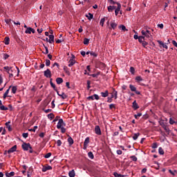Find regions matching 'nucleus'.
I'll use <instances>...</instances> for the list:
<instances>
[{
  "mask_svg": "<svg viewBox=\"0 0 177 177\" xmlns=\"http://www.w3.org/2000/svg\"><path fill=\"white\" fill-rule=\"evenodd\" d=\"M113 94L111 95V97L112 98L114 97L115 99H117V97H118V92H117V91H115V88H113Z\"/></svg>",
  "mask_w": 177,
  "mask_h": 177,
  "instance_id": "13",
  "label": "nucleus"
},
{
  "mask_svg": "<svg viewBox=\"0 0 177 177\" xmlns=\"http://www.w3.org/2000/svg\"><path fill=\"white\" fill-rule=\"evenodd\" d=\"M66 127V123L63 121V119H59L58 123L57 124V129H60V128Z\"/></svg>",
  "mask_w": 177,
  "mask_h": 177,
  "instance_id": "3",
  "label": "nucleus"
},
{
  "mask_svg": "<svg viewBox=\"0 0 177 177\" xmlns=\"http://www.w3.org/2000/svg\"><path fill=\"white\" fill-rule=\"evenodd\" d=\"M23 138H24L25 139H26V138H28V133H24L22 134Z\"/></svg>",
  "mask_w": 177,
  "mask_h": 177,
  "instance_id": "49",
  "label": "nucleus"
},
{
  "mask_svg": "<svg viewBox=\"0 0 177 177\" xmlns=\"http://www.w3.org/2000/svg\"><path fill=\"white\" fill-rule=\"evenodd\" d=\"M52 169V167L51 166H49V165H45V171H49Z\"/></svg>",
  "mask_w": 177,
  "mask_h": 177,
  "instance_id": "36",
  "label": "nucleus"
},
{
  "mask_svg": "<svg viewBox=\"0 0 177 177\" xmlns=\"http://www.w3.org/2000/svg\"><path fill=\"white\" fill-rule=\"evenodd\" d=\"M108 103H111V102H113V97H108V100H107Z\"/></svg>",
  "mask_w": 177,
  "mask_h": 177,
  "instance_id": "64",
  "label": "nucleus"
},
{
  "mask_svg": "<svg viewBox=\"0 0 177 177\" xmlns=\"http://www.w3.org/2000/svg\"><path fill=\"white\" fill-rule=\"evenodd\" d=\"M46 66H47V67H48V66H50V60L46 59Z\"/></svg>",
  "mask_w": 177,
  "mask_h": 177,
  "instance_id": "46",
  "label": "nucleus"
},
{
  "mask_svg": "<svg viewBox=\"0 0 177 177\" xmlns=\"http://www.w3.org/2000/svg\"><path fill=\"white\" fill-rule=\"evenodd\" d=\"M68 142L70 146H71L72 145H74V140H73V138L71 137H69L68 138Z\"/></svg>",
  "mask_w": 177,
  "mask_h": 177,
  "instance_id": "22",
  "label": "nucleus"
},
{
  "mask_svg": "<svg viewBox=\"0 0 177 177\" xmlns=\"http://www.w3.org/2000/svg\"><path fill=\"white\" fill-rule=\"evenodd\" d=\"M117 154H118L119 156H120V154H122V151H121L120 149H118L117 151Z\"/></svg>",
  "mask_w": 177,
  "mask_h": 177,
  "instance_id": "63",
  "label": "nucleus"
},
{
  "mask_svg": "<svg viewBox=\"0 0 177 177\" xmlns=\"http://www.w3.org/2000/svg\"><path fill=\"white\" fill-rule=\"evenodd\" d=\"M174 122H175V121L172 118L169 119V124H171V125H174Z\"/></svg>",
  "mask_w": 177,
  "mask_h": 177,
  "instance_id": "59",
  "label": "nucleus"
},
{
  "mask_svg": "<svg viewBox=\"0 0 177 177\" xmlns=\"http://www.w3.org/2000/svg\"><path fill=\"white\" fill-rule=\"evenodd\" d=\"M104 21H105L104 18L101 19L100 24V26H102V27H103V26H104Z\"/></svg>",
  "mask_w": 177,
  "mask_h": 177,
  "instance_id": "42",
  "label": "nucleus"
},
{
  "mask_svg": "<svg viewBox=\"0 0 177 177\" xmlns=\"http://www.w3.org/2000/svg\"><path fill=\"white\" fill-rule=\"evenodd\" d=\"M109 109H115V105L114 104H111L109 105Z\"/></svg>",
  "mask_w": 177,
  "mask_h": 177,
  "instance_id": "58",
  "label": "nucleus"
},
{
  "mask_svg": "<svg viewBox=\"0 0 177 177\" xmlns=\"http://www.w3.org/2000/svg\"><path fill=\"white\" fill-rule=\"evenodd\" d=\"M88 156L89 157V158H91V160H93V158H94L93 153L90 151L88 153Z\"/></svg>",
  "mask_w": 177,
  "mask_h": 177,
  "instance_id": "35",
  "label": "nucleus"
},
{
  "mask_svg": "<svg viewBox=\"0 0 177 177\" xmlns=\"http://www.w3.org/2000/svg\"><path fill=\"white\" fill-rule=\"evenodd\" d=\"M117 7L114 6H108V12H113Z\"/></svg>",
  "mask_w": 177,
  "mask_h": 177,
  "instance_id": "16",
  "label": "nucleus"
},
{
  "mask_svg": "<svg viewBox=\"0 0 177 177\" xmlns=\"http://www.w3.org/2000/svg\"><path fill=\"white\" fill-rule=\"evenodd\" d=\"M38 128L37 126H35L33 129H29V131H32V132H35L36 129Z\"/></svg>",
  "mask_w": 177,
  "mask_h": 177,
  "instance_id": "50",
  "label": "nucleus"
},
{
  "mask_svg": "<svg viewBox=\"0 0 177 177\" xmlns=\"http://www.w3.org/2000/svg\"><path fill=\"white\" fill-rule=\"evenodd\" d=\"M86 17H87L88 20H91V19H93V15L89 12L88 15H86Z\"/></svg>",
  "mask_w": 177,
  "mask_h": 177,
  "instance_id": "33",
  "label": "nucleus"
},
{
  "mask_svg": "<svg viewBox=\"0 0 177 177\" xmlns=\"http://www.w3.org/2000/svg\"><path fill=\"white\" fill-rule=\"evenodd\" d=\"M130 71L131 74H135V68L133 67L130 68Z\"/></svg>",
  "mask_w": 177,
  "mask_h": 177,
  "instance_id": "56",
  "label": "nucleus"
},
{
  "mask_svg": "<svg viewBox=\"0 0 177 177\" xmlns=\"http://www.w3.org/2000/svg\"><path fill=\"white\" fill-rule=\"evenodd\" d=\"M115 177H124V175L120 174L117 172L113 173Z\"/></svg>",
  "mask_w": 177,
  "mask_h": 177,
  "instance_id": "40",
  "label": "nucleus"
},
{
  "mask_svg": "<svg viewBox=\"0 0 177 177\" xmlns=\"http://www.w3.org/2000/svg\"><path fill=\"white\" fill-rule=\"evenodd\" d=\"M9 41H10V39H9V37H5L4 39L5 45H9Z\"/></svg>",
  "mask_w": 177,
  "mask_h": 177,
  "instance_id": "27",
  "label": "nucleus"
},
{
  "mask_svg": "<svg viewBox=\"0 0 177 177\" xmlns=\"http://www.w3.org/2000/svg\"><path fill=\"white\" fill-rule=\"evenodd\" d=\"M59 129H61L62 133H66V128H64V127L59 128Z\"/></svg>",
  "mask_w": 177,
  "mask_h": 177,
  "instance_id": "48",
  "label": "nucleus"
},
{
  "mask_svg": "<svg viewBox=\"0 0 177 177\" xmlns=\"http://www.w3.org/2000/svg\"><path fill=\"white\" fill-rule=\"evenodd\" d=\"M84 45H89V39L84 38Z\"/></svg>",
  "mask_w": 177,
  "mask_h": 177,
  "instance_id": "34",
  "label": "nucleus"
},
{
  "mask_svg": "<svg viewBox=\"0 0 177 177\" xmlns=\"http://www.w3.org/2000/svg\"><path fill=\"white\" fill-rule=\"evenodd\" d=\"M142 46H144V48L145 46H147V45H148V43L145 40L142 42Z\"/></svg>",
  "mask_w": 177,
  "mask_h": 177,
  "instance_id": "54",
  "label": "nucleus"
},
{
  "mask_svg": "<svg viewBox=\"0 0 177 177\" xmlns=\"http://www.w3.org/2000/svg\"><path fill=\"white\" fill-rule=\"evenodd\" d=\"M158 27H159V28L162 29V28H164V24H158Z\"/></svg>",
  "mask_w": 177,
  "mask_h": 177,
  "instance_id": "61",
  "label": "nucleus"
},
{
  "mask_svg": "<svg viewBox=\"0 0 177 177\" xmlns=\"http://www.w3.org/2000/svg\"><path fill=\"white\" fill-rule=\"evenodd\" d=\"M111 28H113V30H115V28H117V24H115V22H111Z\"/></svg>",
  "mask_w": 177,
  "mask_h": 177,
  "instance_id": "21",
  "label": "nucleus"
},
{
  "mask_svg": "<svg viewBox=\"0 0 177 177\" xmlns=\"http://www.w3.org/2000/svg\"><path fill=\"white\" fill-rule=\"evenodd\" d=\"M68 176L70 177H75V171H74V169H73L72 171L68 172Z\"/></svg>",
  "mask_w": 177,
  "mask_h": 177,
  "instance_id": "17",
  "label": "nucleus"
},
{
  "mask_svg": "<svg viewBox=\"0 0 177 177\" xmlns=\"http://www.w3.org/2000/svg\"><path fill=\"white\" fill-rule=\"evenodd\" d=\"M90 55L91 56H93L94 57H97V54H96L95 53H93V52H91Z\"/></svg>",
  "mask_w": 177,
  "mask_h": 177,
  "instance_id": "55",
  "label": "nucleus"
},
{
  "mask_svg": "<svg viewBox=\"0 0 177 177\" xmlns=\"http://www.w3.org/2000/svg\"><path fill=\"white\" fill-rule=\"evenodd\" d=\"M157 147H158L157 142H154L152 145V149H157Z\"/></svg>",
  "mask_w": 177,
  "mask_h": 177,
  "instance_id": "57",
  "label": "nucleus"
},
{
  "mask_svg": "<svg viewBox=\"0 0 177 177\" xmlns=\"http://www.w3.org/2000/svg\"><path fill=\"white\" fill-rule=\"evenodd\" d=\"M59 118H60V117L57 116V117L53 120V122H56V121H59V120H60V119H59Z\"/></svg>",
  "mask_w": 177,
  "mask_h": 177,
  "instance_id": "60",
  "label": "nucleus"
},
{
  "mask_svg": "<svg viewBox=\"0 0 177 177\" xmlns=\"http://www.w3.org/2000/svg\"><path fill=\"white\" fill-rule=\"evenodd\" d=\"M9 124H10V122H6V126L7 129H8V131H12V127H10V125H9Z\"/></svg>",
  "mask_w": 177,
  "mask_h": 177,
  "instance_id": "29",
  "label": "nucleus"
},
{
  "mask_svg": "<svg viewBox=\"0 0 177 177\" xmlns=\"http://www.w3.org/2000/svg\"><path fill=\"white\" fill-rule=\"evenodd\" d=\"M57 94L59 96L62 97V99H67V95H66V93H62L61 94H59V93H57Z\"/></svg>",
  "mask_w": 177,
  "mask_h": 177,
  "instance_id": "25",
  "label": "nucleus"
},
{
  "mask_svg": "<svg viewBox=\"0 0 177 177\" xmlns=\"http://www.w3.org/2000/svg\"><path fill=\"white\" fill-rule=\"evenodd\" d=\"M134 117L136 120H138V118H139V117H142V113H138L137 115H135Z\"/></svg>",
  "mask_w": 177,
  "mask_h": 177,
  "instance_id": "45",
  "label": "nucleus"
},
{
  "mask_svg": "<svg viewBox=\"0 0 177 177\" xmlns=\"http://www.w3.org/2000/svg\"><path fill=\"white\" fill-rule=\"evenodd\" d=\"M31 30H32V28H27V29L25 31L26 34H31Z\"/></svg>",
  "mask_w": 177,
  "mask_h": 177,
  "instance_id": "37",
  "label": "nucleus"
},
{
  "mask_svg": "<svg viewBox=\"0 0 177 177\" xmlns=\"http://www.w3.org/2000/svg\"><path fill=\"white\" fill-rule=\"evenodd\" d=\"M3 68L6 70V73H8V74H10V70H12V67L9 66H4Z\"/></svg>",
  "mask_w": 177,
  "mask_h": 177,
  "instance_id": "19",
  "label": "nucleus"
},
{
  "mask_svg": "<svg viewBox=\"0 0 177 177\" xmlns=\"http://www.w3.org/2000/svg\"><path fill=\"white\" fill-rule=\"evenodd\" d=\"M0 110H2V111H6V110H8V108L3 106V104H1L0 106Z\"/></svg>",
  "mask_w": 177,
  "mask_h": 177,
  "instance_id": "32",
  "label": "nucleus"
},
{
  "mask_svg": "<svg viewBox=\"0 0 177 177\" xmlns=\"http://www.w3.org/2000/svg\"><path fill=\"white\" fill-rule=\"evenodd\" d=\"M6 176L7 177L15 176V173L14 171H11L10 173H6Z\"/></svg>",
  "mask_w": 177,
  "mask_h": 177,
  "instance_id": "28",
  "label": "nucleus"
},
{
  "mask_svg": "<svg viewBox=\"0 0 177 177\" xmlns=\"http://www.w3.org/2000/svg\"><path fill=\"white\" fill-rule=\"evenodd\" d=\"M116 5H118V7L115 10V16H118V13H119L120 10H121V3H116Z\"/></svg>",
  "mask_w": 177,
  "mask_h": 177,
  "instance_id": "6",
  "label": "nucleus"
},
{
  "mask_svg": "<svg viewBox=\"0 0 177 177\" xmlns=\"http://www.w3.org/2000/svg\"><path fill=\"white\" fill-rule=\"evenodd\" d=\"M158 151L159 154H160L161 156L164 155V149H162V148L160 147Z\"/></svg>",
  "mask_w": 177,
  "mask_h": 177,
  "instance_id": "41",
  "label": "nucleus"
},
{
  "mask_svg": "<svg viewBox=\"0 0 177 177\" xmlns=\"http://www.w3.org/2000/svg\"><path fill=\"white\" fill-rule=\"evenodd\" d=\"M47 117H48V120L52 121V120L55 118V115L53 113H50L47 115Z\"/></svg>",
  "mask_w": 177,
  "mask_h": 177,
  "instance_id": "20",
  "label": "nucleus"
},
{
  "mask_svg": "<svg viewBox=\"0 0 177 177\" xmlns=\"http://www.w3.org/2000/svg\"><path fill=\"white\" fill-rule=\"evenodd\" d=\"M12 88V86H10V87L6 90L5 93L3 94V99H6L8 97V95H9V91H10V88Z\"/></svg>",
  "mask_w": 177,
  "mask_h": 177,
  "instance_id": "11",
  "label": "nucleus"
},
{
  "mask_svg": "<svg viewBox=\"0 0 177 177\" xmlns=\"http://www.w3.org/2000/svg\"><path fill=\"white\" fill-rule=\"evenodd\" d=\"M129 88H130L131 92H136V87H135V86L130 84Z\"/></svg>",
  "mask_w": 177,
  "mask_h": 177,
  "instance_id": "26",
  "label": "nucleus"
},
{
  "mask_svg": "<svg viewBox=\"0 0 177 177\" xmlns=\"http://www.w3.org/2000/svg\"><path fill=\"white\" fill-rule=\"evenodd\" d=\"M120 28H121L122 31H128V29H127V28L124 25H120Z\"/></svg>",
  "mask_w": 177,
  "mask_h": 177,
  "instance_id": "39",
  "label": "nucleus"
},
{
  "mask_svg": "<svg viewBox=\"0 0 177 177\" xmlns=\"http://www.w3.org/2000/svg\"><path fill=\"white\" fill-rule=\"evenodd\" d=\"M74 64H75V61L73 59H70L68 67H72V66H74Z\"/></svg>",
  "mask_w": 177,
  "mask_h": 177,
  "instance_id": "23",
  "label": "nucleus"
},
{
  "mask_svg": "<svg viewBox=\"0 0 177 177\" xmlns=\"http://www.w3.org/2000/svg\"><path fill=\"white\" fill-rule=\"evenodd\" d=\"M87 89H91V81H87Z\"/></svg>",
  "mask_w": 177,
  "mask_h": 177,
  "instance_id": "52",
  "label": "nucleus"
},
{
  "mask_svg": "<svg viewBox=\"0 0 177 177\" xmlns=\"http://www.w3.org/2000/svg\"><path fill=\"white\" fill-rule=\"evenodd\" d=\"M142 35L145 37V38H150L151 37V34L150 33L149 30H142L141 31Z\"/></svg>",
  "mask_w": 177,
  "mask_h": 177,
  "instance_id": "2",
  "label": "nucleus"
},
{
  "mask_svg": "<svg viewBox=\"0 0 177 177\" xmlns=\"http://www.w3.org/2000/svg\"><path fill=\"white\" fill-rule=\"evenodd\" d=\"M87 99L88 100H94V99H95V100H99L100 97L99 95H97V94H94L93 95L88 97Z\"/></svg>",
  "mask_w": 177,
  "mask_h": 177,
  "instance_id": "5",
  "label": "nucleus"
},
{
  "mask_svg": "<svg viewBox=\"0 0 177 177\" xmlns=\"http://www.w3.org/2000/svg\"><path fill=\"white\" fill-rule=\"evenodd\" d=\"M157 42L159 44V45H161V46H162V48H165V49H168V46H167V44H164V42L158 40Z\"/></svg>",
  "mask_w": 177,
  "mask_h": 177,
  "instance_id": "12",
  "label": "nucleus"
},
{
  "mask_svg": "<svg viewBox=\"0 0 177 177\" xmlns=\"http://www.w3.org/2000/svg\"><path fill=\"white\" fill-rule=\"evenodd\" d=\"M172 44H173V45H174V46H176V48H177V43H176V41L173 40V41H172Z\"/></svg>",
  "mask_w": 177,
  "mask_h": 177,
  "instance_id": "62",
  "label": "nucleus"
},
{
  "mask_svg": "<svg viewBox=\"0 0 177 177\" xmlns=\"http://www.w3.org/2000/svg\"><path fill=\"white\" fill-rule=\"evenodd\" d=\"M133 109H134V110H138V109H139V105H138V103L136 102V101H134L133 102Z\"/></svg>",
  "mask_w": 177,
  "mask_h": 177,
  "instance_id": "15",
  "label": "nucleus"
},
{
  "mask_svg": "<svg viewBox=\"0 0 177 177\" xmlns=\"http://www.w3.org/2000/svg\"><path fill=\"white\" fill-rule=\"evenodd\" d=\"M95 132L96 135H102V130H100V127L95 126Z\"/></svg>",
  "mask_w": 177,
  "mask_h": 177,
  "instance_id": "7",
  "label": "nucleus"
},
{
  "mask_svg": "<svg viewBox=\"0 0 177 177\" xmlns=\"http://www.w3.org/2000/svg\"><path fill=\"white\" fill-rule=\"evenodd\" d=\"M22 149H24L25 151L28 150V149H32L31 147V145H30V143H23L22 144Z\"/></svg>",
  "mask_w": 177,
  "mask_h": 177,
  "instance_id": "4",
  "label": "nucleus"
},
{
  "mask_svg": "<svg viewBox=\"0 0 177 177\" xmlns=\"http://www.w3.org/2000/svg\"><path fill=\"white\" fill-rule=\"evenodd\" d=\"M145 36H140L138 38V41L139 42H140V44H142L145 41Z\"/></svg>",
  "mask_w": 177,
  "mask_h": 177,
  "instance_id": "31",
  "label": "nucleus"
},
{
  "mask_svg": "<svg viewBox=\"0 0 177 177\" xmlns=\"http://www.w3.org/2000/svg\"><path fill=\"white\" fill-rule=\"evenodd\" d=\"M101 96H102V97H107V96H109V91H106L104 93L102 92Z\"/></svg>",
  "mask_w": 177,
  "mask_h": 177,
  "instance_id": "18",
  "label": "nucleus"
},
{
  "mask_svg": "<svg viewBox=\"0 0 177 177\" xmlns=\"http://www.w3.org/2000/svg\"><path fill=\"white\" fill-rule=\"evenodd\" d=\"M52 156V153L49 152L47 154L45 155V158H49Z\"/></svg>",
  "mask_w": 177,
  "mask_h": 177,
  "instance_id": "51",
  "label": "nucleus"
},
{
  "mask_svg": "<svg viewBox=\"0 0 177 177\" xmlns=\"http://www.w3.org/2000/svg\"><path fill=\"white\" fill-rule=\"evenodd\" d=\"M136 81H138V82H141V81H143V79H142V77H140V76H137L136 77Z\"/></svg>",
  "mask_w": 177,
  "mask_h": 177,
  "instance_id": "44",
  "label": "nucleus"
},
{
  "mask_svg": "<svg viewBox=\"0 0 177 177\" xmlns=\"http://www.w3.org/2000/svg\"><path fill=\"white\" fill-rule=\"evenodd\" d=\"M89 144V138L87 137L84 142V149H86V146H88V145Z\"/></svg>",
  "mask_w": 177,
  "mask_h": 177,
  "instance_id": "14",
  "label": "nucleus"
},
{
  "mask_svg": "<svg viewBox=\"0 0 177 177\" xmlns=\"http://www.w3.org/2000/svg\"><path fill=\"white\" fill-rule=\"evenodd\" d=\"M160 124L161 125V127H162L165 131H166V132H168L169 131V129H168V127H167V124H164V122H160Z\"/></svg>",
  "mask_w": 177,
  "mask_h": 177,
  "instance_id": "10",
  "label": "nucleus"
},
{
  "mask_svg": "<svg viewBox=\"0 0 177 177\" xmlns=\"http://www.w3.org/2000/svg\"><path fill=\"white\" fill-rule=\"evenodd\" d=\"M56 82L59 85V84H62L63 82V79L62 77H57L56 79Z\"/></svg>",
  "mask_w": 177,
  "mask_h": 177,
  "instance_id": "24",
  "label": "nucleus"
},
{
  "mask_svg": "<svg viewBox=\"0 0 177 177\" xmlns=\"http://www.w3.org/2000/svg\"><path fill=\"white\" fill-rule=\"evenodd\" d=\"M50 34L51 35H49ZM53 30H49V32H45V35L46 37H48L46 38V41H47V42H49V44H53V42H55V36L53 35Z\"/></svg>",
  "mask_w": 177,
  "mask_h": 177,
  "instance_id": "1",
  "label": "nucleus"
},
{
  "mask_svg": "<svg viewBox=\"0 0 177 177\" xmlns=\"http://www.w3.org/2000/svg\"><path fill=\"white\" fill-rule=\"evenodd\" d=\"M17 149V145L13 146L12 148H10L8 151V154H10V153H15V151H16Z\"/></svg>",
  "mask_w": 177,
  "mask_h": 177,
  "instance_id": "9",
  "label": "nucleus"
},
{
  "mask_svg": "<svg viewBox=\"0 0 177 177\" xmlns=\"http://www.w3.org/2000/svg\"><path fill=\"white\" fill-rule=\"evenodd\" d=\"M57 146H58V147L62 146V140H58L57 141Z\"/></svg>",
  "mask_w": 177,
  "mask_h": 177,
  "instance_id": "53",
  "label": "nucleus"
},
{
  "mask_svg": "<svg viewBox=\"0 0 177 177\" xmlns=\"http://www.w3.org/2000/svg\"><path fill=\"white\" fill-rule=\"evenodd\" d=\"M45 77H46V78H50V77H52V73L50 72V70L47 69L45 71Z\"/></svg>",
  "mask_w": 177,
  "mask_h": 177,
  "instance_id": "8",
  "label": "nucleus"
},
{
  "mask_svg": "<svg viewBox=\"0 0 177 177\" xmlns=\"http://www.w3.org/2000/svg\"><path fill=\"white\" fill-rule=\"evenodd\" d=\"M130 158H131L132 161H138V158L135 156H131Z\"/></svg>",
  "mask_w": 177,
  "mask_h": 177,
  "instance_id": "47",
  "label": "nucleus"
},
{
  "mask_svg": "<svg viewBox=\"0 0 177 177\" xmlns=\"http://www.w3.org/2000/svg\"><path fill=\"white\" fill-rule=\"evenodd\" d=\"M11 21H12V19H5V22L6 23V24H8V26H10Z\"/></svg>",
  "mask_w": 177,
  "mask_h": 177,
  "instance_id": "43",
  "label": "nucleus"
},
{
  "mask_svg": "<svg viewBox=\"0 0 177 177\" xmlns=\"http://www.w3.org/2000/svg\"><path fill=\"white\" fill-rule=\"evenodd\" d=\"M16 92H17V86H12V93L15 94V93H16Z\"/></svg>",
  "mask_w": 177,
  "mask_h": 177,
  "instance_id": "38",
  "label": "nucleus"
},
{
  "mask_svg": "<svg viewBox=\"0 0 177 177\" xmlns=\"http://www.w3.org/2000/svg\"><path fill=\"white\" fill-rule=\"evenodd\" d=\"M140 135V133H134L133 136V140H136V139H138V138H139Z\"/></svg>",
  "mask_w": 177,
  "mask_h": 177,
  "instance_id": "30",
  "label": "nucleus"
}]
</instances>
